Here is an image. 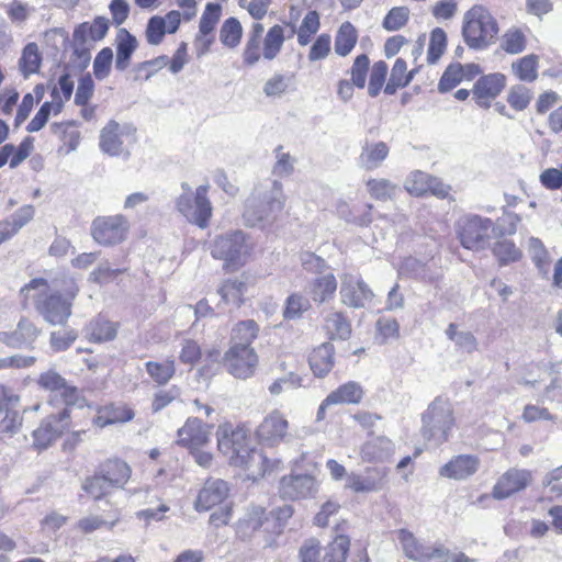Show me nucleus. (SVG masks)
<instances>
[{
	"mask_svg": "<svg viewBox=\"0 0 562 562\" xmlns=\"http://www.w3.org/2000/svg\"><path fill=\"white\" fill-rule=\"evenodd\" d=\"M217 449L227 457L232 467L244 470L257 479L270 473L277 462L251 446L250 428L247 423L222 422L215 432Z\"/></svg>",
	"mask_w": 562,
	"mask_h": 562,
	"instance_id": "obj_1",
	"label": "nucleus"
},
{
	"mask_svg": "<svg viewBox=\"0 0 562 562\" xmlns=\"http://www.w3.org/2000/svg\"><path fill=\"white\" fill-rule=\"evenodd\" d=\"M49 290L46 279L34 278L21 288L20 295L24 305L33 302L38 314L48 324L64 326L71 315L79 288L74 279H66L59 289Z\"/></svg>",
	"mask_w": 562,
	"mask_h": 562,
	"instance_id": "obj_2",
	"label": "nucleus"
},
{
	"mask_svg": "<svg viewBox=\"0 0 562 562\" xmlns=\"http://www.w3.org/2000/svg\"><path fill=\"white\" fill-rule=\"evenodd\" d=\"M285 27L281 24H273L267 32L261 20H255L250 25L241 50V65L245 68H252L261 60L271 61L276 59L285 43Z\"/></svg>",
	"mask_w": 562,
	"mask_h": 562,
	"instance_id": "obj_3",
	"label": "nucleus"
},
{
	"mask_svg": "<svg viewBox=\"0 0 562 562\" xmlns=\"http://www.w3.org/2000/svg\"><path fill=\"white\" fill-rule=\"evenodd\" d=\"M131 477V465L123 458L113 456L99 462L94 472L82 481L81 490L88 498L101 501L114 491L123 490Z\"/></svg>",
	"mask_w": 562,
	"mask_h": 562,
	"instance_id": "obj_4",
	"label": "nucleus"
},
{
	"mask_svg": "<svg viewBox=\"0 0 562 562\" xmlns=\"http://www.w3.org/2000/svg\"><path fill=\"white\" fill-rule=\"evenodd\" d=\"M231 488L221 479L209 477L198 491L193 507L198 513L215 509L209 518L211 527L218 529L227 526L233 518V502L229 501Z\"/></svg>",
	"mask_w": 562,
	"mask_h": 562,
	"instance_id": "obj_5",
	"label": "nucleus"
},
{
	"mask_svg": "<svg viewBox=\"0 0 562 562\" xmlns=\"http://www.w3.org/2000/svg\"><path fill=\"white\" fill-rule=\"evenodd\" d=\"M461 33L469 48L483 50L498 37L499 24L484 4H473L463 14Z\"/></svg>",
	"mask_w": 562,
	"mask_h": 562,
	"instance_id": "obj_6",
	"label": "nucleus"
},
{
	"mask_svg": "<svg viewBox=\"0 0 562 562\" xmlns=\"http://www.w3.org/2000/svg\"><path fill=\"white\" fill-rule=\"evenodd\" d=\"M254 251L250 237L240 229L217 235L211 246L210 252L214 259L223 261V270L233 273L246 266Z\"/></svg>",
	"mask_w": 562,
	"mask_h": 562,
	"instance_id": "obj_7",
	"label": "nucleus"
},
{
	"mask_svg": "<svg viewBox=\"0 0 562 562\" xmlns=\"http://www.w3.org/2000/svg\"><path fill=\"white\" fill-rule=\"evenodd\" d=\"M211 431L212 425L198 417H189L177 432V445L186 448L203 468H209L213 461V454L204 450L210 443Z\"/></svg>",
	"mask_w": 562,
	"mask_h": 562,
	"instance_id": "obj_8",
	"label": "nucleus"
},
{
	"mask_svg": "<svg viewBox=\"0 0 562 562\" xmlns=\"http://www.w3.org/2000/svg\"><path fill=\"white\" fill-rule=\"evenodd\" d=\"M368 54L357 55L347 70L349 79L357 83L358 89H363L368 80V94L372 98L378 97L385 83L389 72V66L384 60H378L370 65Z\"/></svg>",
	"mask_w": 562,
	"mask_h": 562,
	"instance_id": "obj_9",
	"label": "nucleus"
},
{
	"mask_svg": "<svg viewBox=\"0 0 562 562\" xmlns=\"http://www.w3.org/2000/svg\"><path fill=\"white\" fill-rule=\"evenodd\" d=\"M396 535L406 558L418 562H449L450 552L445 546L426 547L405 528L398 529ZM452 562H474V560L460 552L452 558Z\"/></svg>",
	"mask_w": 562,
	"mask_h": 562,
	"instance_id": "obj_10",
	"label": "nucleus"
},
{
	"mask_svg": "<svg viewBox=\"0 0 562 562\" xmlns=\"http://www.w3.org/2000/svg\"><path fill=\"white\" fill-rule=\"evenodd\" d=\"M184 192L176 201L177 210L191 223L200 228H206L210 225L213 207L207 198L209 186H200L192 194L187 183L182 184Z\"/></svg>",
	"mask_w": 562,
	"mask_h": 562,
	"instance_id": "obj_11",
	"label": "nucleus"
},
{
	"mask_svg": "<svg viewBox=\"0 0 562 562\" xmlns=\"http://www.w3.org/2000/svg\"><path fill=\"white\" fill-rule=\"evenodd\" d=\"M131 224L123 214L97 216L90 227L93 240L105 247L123 243L130 233Z\"/></svg>",
	"mask_w": 562,
	"mask_h": 562,
	"instance_id": "obj_12",
	"label": "nucleus"
},
{
	"mask_svg": "<svg viewBox=\"0 0 562 562\" xmlns=\"http://www.w3.org/2000/svg\"><path fill=\"white\" fill-rule=\"evenodd\" d=\"M70 425V409L68 407H64L56 414L48 415L33 430L32 447L38 452L46 450L69 430Z\"/></svg>",
	"mask_w": 562,
	"mask_h": 562,
	"instance_id": "obj_13",
	"label": "nucleus"
},
{
	"mask_svg": "<svg viewBox=\"0 0 562 562\" xmlns=\"http://www.w3.org/2000/svg\"><path fill=\"white\" fill-rule=\"evenodd\" d=\"M257 443L262 447L276 448L290 436V423L280 409L269 412L254 432Z\"/></svg>",
	"mask_w": 562,
	"mask_h": 562,
	"instance_id": "obj_14",
	"label": "nucleus"
},
{
	"mask_svg": "<svg viewBox=\"0 0 562 562\" xmlns=\"http://www.w3.org/2000/svg\"><path fill=\"white\" fill-rule=\"evenodd\" d=\"M227 372L236 379L254 376L259 367V356L254 347L229 346L223 357Z\"/></svg>",
	"mask_w": 562,
	"mask_h": 562,
	"instance_id": "obj_15",
	"label": "nucleus"
},
{
	"mask_svg": "<svg viewBox=\"0 0 562 562\" xmlns=\"http://www.w3.org/2000/svg\"><path fill=\"white\" fill-rule=\"evenodd\" d=\"M533 483V473L529 469L513 467L496 480L491 496L503 501L526 491Z\"/></svg>",
	"mask_w": 562,
	"mask_h": 562,
	"instance_id": "obj_16",
	"label": "nucleus"
},
{
	"mask_svg": "<svg viewBox=\"0 0 562 562\" xmlns=\"http://www.w3.org/2000/svg\"><path fill=\"white\" fill-rule=\"evenodd\" d=\"M454 426L456 418L452 411L428 409L423 416L422 435L428 441L442 445L449 440Z\"/></svg>",
	"mask_w": 562,
	"mask_h": 562,
	"instance_id": "obj_17",
	"label": "nucleus"
},
{
	"mask_svg": "<svg viewBox=\"0 0 562 562\" xmlns=\"http://www.w3.org/2000/svg\"><path fill=\"white\" fill-rule=\"evenodd\" d=\"M491 227L490 218H482L477 215L465 216L458 223V238L465 249L477 250L488 238Z\"/></svg>",
	"mask_w": 562,
	"mask_h": 562,
	"instance_id": "obj_18",
	"label": "nucleus"
},
{
	"mask_svg": "<svg viewBox=\"0 0 562 562\" xmlns=\"http://www.w3.org/2000/svg\"><path fill=\"white\" fill-rule=\"evenodd\" d=\"M341 303L348 307L361 308L373 300V292L359 274L344 273L340 284Z\"/></svg>",
	"mask_w": 562,
	"mask_h": 562,
	"instance_id": "obj_19",
	"label": "nucleus"
},
{
	"mask_svg": "<svg viewBox=\"0 0 562 562\" xmlns=\"http://www.w3.org/2000/svg\"><path fill=\"white\" fill-rule=\"evenodd\" d=\"M181 24V14L178 10H171L165 15H153L148 19L144 36L147 44L160 45L167 34H175Z\"/></svg>",
	"mask_w": 562,
	"mask_h": 562,
	"instance_id": "obj_20",
	"label": "nucleus"
},
{
	"mask_svg": "<svg viewBox=\"0 0 562 562\" xmlns=\"http://www.w3.org/2000/svg\"><path fill=\"white\" fill-rule=\"evenodd\" d=\"M134 407L123 401H113L99 405L92 424L98 428H105L112 425L126 424L135 418Z\"/></svg>",
	"mask_w": 562,
	"mask_h": 562,
	"instance_id": "obj_21",
	"label": "nucleus"
},
{
	"mask_svg": "<svg viewBox=\"0 0 562 562\" xmlns=\"http://www.w3.org/2000/svg\"><path fill=\"white\" fill-rule=\"evenodd\" d=\"M363 396L364 391L360 383L355 381L342 383L322 401L317 409L316 418L317 420H324L329 406L342 404L357 405L362 402Z\"/></svg>",
	"mask_w": 562,
	"mask_h": 562,
	"instance_id": "obj_22",
	"label": "nucleus"
},
{
	"mask_svg": "<svg viewBox=\"0 0 562 562\" xmlns=\"http://www.w3.org/2000/svg\"><path fill=\"white\" fill-rule=\"evenodd\" d=\"M507 78L502 72H492L481 76L473 86L472 93L475 103L483 109H488L492 102L505 89Z\"/></svg>",
	"mask_w": 562,
	"mask_h": 562,
	"instance_id": "obj_23",
	"label": "nucleus"
},
{
	"mask_svg": "<svg viewBox=\"0 0 562 562\" xmlns=\"http://www.w3.org/2000/svg\"><path fill=\"white\" fill-rule=\"evenodd\" d=\"M110 26L111 21L103 15L79 23L72 32L74 44L77 47L88 48L101 42L108 35Z\"/></svg>",
	"mask_w": 562,
	"mask_h": 562,
	"instance_id": "obj_24",
	"label": "nucleus"
},
{
	"mask_svg": "<svg viewBox=\"0 0 562 562\" xmlns=\"http://www.w3.org/2000/svg\"><path fill=\"white\" fill-rule=\"evenodd\" d=\"M347 528L348 521L345 519L335 525V535L327 542V544L323 547V562L348 561L351 548V539L347 533H345Z\"/></svg>",
	"mask_w": 562,
	"mask_h": 562,
	"instance_id": "obj_25",
	"label": "nucleus"
},
{
	"mask_svg": "<svg viewBox=\"0 0 562 562\" xmlns=\"http://www.w3.org/2000/svg\"><path fill=\"white\" fill-rule=\"evenodd\" d=\"M42 329L29 317H22L15 329L0 333V340L11 348L33 347Z\"/></svg>",
	"mask_w": 562,
	"mask_h": 562,
	"instance_id": "obj_26",
	"label": "nucleus"
},
{
	"mask_svg": "<svg viewBox=\"0 0 562 562\" xmlns=\"http://www.w3.org/2000/svg\"><path fill=\"white\" fill-rule=\"evenodd\" d=\"M37 384L46 391L58 393L65 403V407L69 409L79 400V390L69 385L56 371L48 370L41 373L37 378Z\"/></svg>",
	"mask_w": 562,
	"mask_h": 562,
	"instance_id": "obj_27",
	"label": "nucleus"
},
{
	"mask_svg": "<svg viewBox=\"0 0 562 562\" xmlns=\"http://www.w3.org/2000/svg\"><path fill=\"white\" fill-rule=\"evenodd\" d=\"M405 189L411 195L417 198L428 194L438 198H446L448 195V190L441 182L435 177L418 170L408 176Z\"/></svg>",
	"mask_w": 562,
	"mask_h": 562,
	"instance_id": "obj_28",
	"label": "nucleus"
},
{
	"mask_svg": "<svg viewBox=\"0 0 562 562\" xmlns=\"http://www.w3.org/2000/svg\"><path fill=\"white\" fill-rule=\"evenodd\" d=\"M479 468V457L474 454H458L439 469V475L449 480L462 481L474 475Z\"/></svg>",
	"mask_w": 562,
	"mask_h": 562,
	"instance_id": "obj_29",
	"label": "nucleus"
},
{
	"mask_svg": "<svg viewBox=\"0 0 562 562\" xmlns=\"http://www.w3.org/2000/svg\"><path fill=\"white\" fill-rule=\"evenodd\" d=\"M315 487V480L308 474L285 475L279 483V495L283 499L297 501L308 497Z\"/></svg>",
	"mask_w": 562,
	"mask_h": 562,
	"instance_id": "obj_30",
	"label": "nucleus"
},
{
	"mask_svg": "<svg viewBox=\"0 0 562 562\" xmlns=\"http://www.w3.org/2000/svg\"><path fill=\"white\" fill-rule=\"evenodd\" d=\"M267 521V509L262 506L251 505L247 508L245 515L239 518L235 525L236 535L245 540L251 538L256 532L265 533Z\"/></svg>",
	"mask_w": 562,
	"mask_h": 562,
	"instance_id": "obj_31",
	"label": "nucleus"
},
{
	"mask_svg": "<svg viewBox=\"0 0 562 562\" xmlns=\"http://www.w3.org/2000/svg\"><path fill=\"white\" fill-rule=\"evenodd\" d=\"M115 68L125 71L132 63V57L138 47V41L127 29L119 27L114 38Z\"/></svg>",
	"mask_w": 562,
	"mask_h": 562,
	"instance_id": "obj_32",
	"label": "nucleus"
},
{
	"mask_svg": "<svg viewBox=\"0 0 562 562\" xmlns=\"http://www.w3.org/2000/svg\"><path fill=\"white\" fill-rule=\"evenodd\" d=\"M308 364L316 378H325L335 366V347L330 342H323L312 349L308 355Z\"/></svg>",
	"mask_w": 562,
	"mask_h": 562,
	"instance_id": "obj_33",
	"label": "nucleus"
},
{
	"mask_svg": "<svg viewBox=\"0 0 562 562\" xmlns=\"http://www.w3.org/2000/svg\"><path fill=\"white\" fill-rule=\"evenodd\" d=\"M366 473V476L357 474L350 475L348 487L356 493L378 491L384 485L389 470L386 468L374 467L368 468Z\"/></svg>",
	"mask_w": 562,
	"mask_h": 562,
	"instance_id": "obj_34",
	"label": "nucleus"
},
{
	"mask_svg": "<svg viewBox=\"0 0 562 562\" xmlns=\"http://www.w3.org/2000/svg\"><path fill=\"white\" fill-rule=\"evenodd\" d=\"M417 69H407V63L403 58H397L390 71L389 80H385L383 91L385 94H395L400 89L407 87L413 80Z\"/></svg>",
	"mask_w": 562,
	"mask_h": 562,
	"instance_id": "obj_35",
	"label": "nucleus"
},
{
	"mask_svg": "<svg viewBox=\"0 0 562 562\" xmlns=\"http://www.w3.org/2000/svg\"><path fill=\"white\" fill-rule=\"evenodd\" d=\"M540 57L531 53L510 64L512 75L520 82L532 83L539 77Z\"/></svg>",
	"mask_w": 562,
	"mask_h": 562,
	"instance_id": "obj_36",
	"label": "nucleus"
},
{
	"mask_svg": "<svg viewBox=\"0 0 562 562\" xmlns=\"http://www.w3.org/2000/svg\"><path fill=\"white\" fill-rule=\"evenodd\" d=\"M528 27L510 26L499 37V48L508 55H519L528 47Z\"/></svg>",
	"mask_w": 562,
	"mask_h": 562,
	"instance_id": "obj_37",
	"label": "nucleus"
},
{
	"mask_svg": "<svg viewBox=\"0 0 562 562\" xmlns=\"http://www.w3.org/2000/svg\"><path fill=\"white\" fill-rule=\"evenodd\" d=\"M150 380L158 386L168 384L177 373V363L173 357L164 360H149L144 364Z\"/></svg>",
	"mask_w": 562,
	"mask_h": 562,
	"instance_id": "obj_38",
	"label": "nucleus"
},
{
	"mask_svg": "<svg viewBox=\"0 0 562 562\" xmlns=\"http://www.w3.org/2000/svg\"><path fill=\"white\" fill-rule=\"evenodd\" d=\"M33 216V206L23 205L9 218L0 221V244L14 236L23 226L32 221Z\"/></svg>",
	"mask_w": 562,
	"mask_h": 562,
	"instance_id": "obj_39",
	"label": "nucleus"
},
{
	"mask_svg": "<svg viewBox=\"0 0 562 562\" xmlns=\"http://www.w3.org/2000/svg\"><path fill=\"white\" fill-rule=\"evenodd\" d=\"M294 515V508L291 505H283L270 512H267V521L265 525V535L269 538H277L281 536L289 520Z\"/></svg>",
	"mask_w": 562,
	"mask_h": 562,
	"instance_id": "obj_40",
	"label": "nucleus"
},
{
	"mask_svg": "<svg viewBox=\"0 0 562 562\" xmlns=\"http://www.w3.org/2000/svg\"><path fill=\"white\" fill-rule=\"evenodd\" d=\"M358 38L357 27L349 21L342 22L335 34V54L339 57H347L357 46Z\"/></svg>",
	"mask_w": 562,
	"mask_h": 562,
	"instance_id": "obj_41",
	"label": "nucleus"
},
{
	"mask_svg": "<svg viewBox=\"0 0 562 562\" xmlns=\"http://www.w3.org/2000/svg\"><path fill=\"white\" fill-rule=\"evenodd\" d=\"M33 150V138L25 137L18 147L13 144H5L0 147V168L9 162L11 168L18 167Z\"/></svg>",
	"mask_w": 562,
	"mask_h": 562,
	"instance_id": "obj_42",
	"label": "nucleus"
},
{
	"mask_svg": "<svg viewBox=\"0 0 562 562\" xmlns=\"http://www.w3.org/2000/svg\"><path fill=\"white\" fill-rule=\"evenodd\" d=\"M390 148L384 142H366L359 156V162L366 170L378 168L389 156Z\"/></svg>",
	"mask_w": 562,
	"mask_h": 562,
	"instance_id": "obj_43",
	"label": "nucleus"
},
{
	"mask_svg": "<svg viewBox=\"0 0 562 562\" xmlns=\"http://www.w3.org/2000/svg\"><path fill=\"white\" fill-rule=\"evenodd\" d=\"M117 330L119 323L99 315L89 324V340L99 344L111 341L116 337Z\"/></svg>",
	"mask_w": 562,
	"mask_h": 562,
	"instance_id": "obj_44",
	"label": "nucleus"
},
{
	"mask_svg": "<svg viewBox=\"0 0 562 562\" xmlns=\"http://www.w3.org/2000/svg\"><path fill=\"white\" fill-rule=\"evenodd\" d=\"M337 291V280L333 273L321 276L311 283L310 294L315 303L331 300Z\"/></svg>",
	"mask_w": 562,
	"mask_h": 562,
	"instance_id": "obj_45",
	"label": "nucleus"
},
{
	"mask_svg": "<svg viewBox=\"0 0 562 562\" xmlns=\"http://www.w3.org/2000/svg\"><path fill=\"white\" fill-rule=\"evenodd\" d=\"M259 335V325L254 319L239 321L232 328L231 346L251 347Z\"/></svg>",
	"mask_w": 562,
	"mask_h": 562,
	"instance_id": "obj_46",
	"label": "nucleus"
},
{
	"mask_svg": "<svg viewBox=\"0 0 562 562\" xmlns=\"http://www.w3.org/2000/svg\"><path fill=\"white\" fill-rule=\"evenodd\" d=\"M324 327L329 339H348L351 335V324L342 312H333L325 318Z\"/></svg>",
	"mask_w": 562,
	"mask_h": 562,
	"instance_id": "obj_47",
	"label": "nucleus"
},
{
	"mask_svg": "<svg viewBox=\"0 0 562 562\" xmlns=\"http://www.w3.org/2000/svg\"><path fill=\"white\" fill-rule=\"evenodd\" d=\"M319 29V13L316 10L307 11L296 31L297 44L303 47L312 43Z\"/></svg>",
	"mask_w": 562,
	"mask_h": 562,
	"instance_id": "obj_48",
	"label": "nucleus"
},
{
	"mask_svg": "<svg viewBox=\"0 0 562 562\" xmlns=\"http://www.w3.org/2000/svg\"><path fill=\"white\" fill-rule=\"evenodd\" d=\"M42 65V55L38 45L34 42L26 44L19 60V68L24 78L37 74Z\"/></svg>",
	"mask_w": 562,
	"mask_h": 562,
	"instance_id": "obj_49",
	"label": "nucleus"
},
{
	"mask_svg": "<svg viewBox=\"0 0 562 562\" xmlns=\"http://www.w3.org/2000/svg\"><path fill=\"white\" fill-rule=\"evenodd\" d=\"M58 91L56 89H53L52 91V102H44L35 116L30 121V123L26 126V130L31 133L37 132L41 128L45 126L47 123L49 115L52 111H54L55 114L59 113L63 108V100L56 101Z\"/></svg>",
	"mask_w": 562,
	"mask_h": 562,
	"instance_id": "obj_50",
	"label": "nucleus"
},
{
	"mask_svg": "<svg viewBox=\"0 0 562 562\" xmlns=\"http://www.w3.org/2000/svg\"><path fill=\"white\" fill-rule=\"evenodd\" d=\"M448 37L447 33L441 27H435L429 33V42L427 47V63L435 65L439 61L447 50Z\"/></svg>",
	"mask_w": 562,
	"mask_h": 562,
	"instance_id": "obj_51",
	"label": "nucleus"
},
{
	"mask_svg": "<svg viewBox=\"0 0 562 562\" xmlns=\"http://www.w3.org/2000/svg\"><path fill=\"white\" fill-rule=\"evenodd\" d=\"M411 14L407 5L392 7L382 19V27L387 32H397L407 26Z\"/></svg>",
	"mask_w": 562,
	"mask_h": 562,
	"instance_id": "obj_52",
	"label": "nucleus"
},
{
	"mask_svg": "<svg viewBox=\"0 0 562 562\" xmlns=\"http://www.w3.org/2000/svg\"><path fill=\"white\" fill-rule=\"evenodd\" d=\"M122 145L120 125L116 122L108 123L101 132L100 147L110 155H119L122 151Z\"/></svg>",
	"mask_w": 562,
	"mask_h": 562,
	"instance_id": "obj_53",
	"label": "nucleus"
},
{
	"mask_svg": "<svg viewBox=\"0 0 562 562\" xmlns=\"http://www.w3.org/2000/svg\"><path fill=\"white\" fill-rule=\"evenodd\" d=\"M243 37V25L240 21L231 16L226 19L220 29V41L227 48H236Z\"/></svg>",
	"mask_w": 562,
	"mask_h": 562,
	"instance_id": "obj_54",
	"label": "nucleus"
},
{
	"mask_svg": "<svg viewBox=\"0 0 562 562\" xmlns=\"http://www.w3.org/2000/svg\"><path fill=\"white\" fill-rule=\"evenodd\" d=\"M246 283L239 280H225L218 289L222 301L226 304H233L237 307L245 302Z\"/></svg>",
	"mask_w": 562,
	"mask_h": 562,
	"instance_id": "obj_55",
	"label": "nucleus"
},
{
	"mask_svg": "<svg viewBox=\"0 0 562 562\" xmlns=\"http://www.w3.org/2000/svg\"><path fill=\"white\" fill-rule=\"evenodd\" d=\"M370 196L378 201H386L394 198L396 186L387 179L371 178L366 182Z\"/></svg>",
	"mask_w": 562,
	"mask_h": 562,
	"instance_id": "obj_56",
	"label": "nucleus"
},
{
	"mask_svg": "<svg viewBox=\"0 0 562 562\" xmlns=\"http://www.w3.org/2000/svg\"><path fill=\"white\" fill-rule=\"evenodd\" d=\"M391 440L384 436L364 442L360 449V458L363 462L372 463L381 459L383 451L391 446Z\"/></svg>",
	"mask_w": 562,
	"mask_h": 562,
	"instance_id": "obj_57",
	"label": "nucleus"
},
{
	"mask_svg": "<svg viewBox=\"0 0 562 562\" xmlns=\"http://www.w3.org/2000/svg\"><path fill=\"white\" fill-rule=\"evenodd\" d=\"M493 255L497 258L499 266H506L520 260L522 254L510 240H499L492 248Z\"/></svg>",
	"mask_w": 562,
	"mask_h": 562,
	"instance_id": "obj_58",
	"label": "nucleus"
},
{
	"mask_svg": "<svg viewBox=\"0 0 562 562\" xmlns=\"http://www.w3.org/2000/svg\"><path fill=\"white\" fill-rule=\"evenodd\" d=\"M532 99V92L529 88L522 85H515L510 87L507 92V103L516 112L526 110Z\"/></svg>",
	"mask_w": 562,
	"mask_h": 562,
	"instance_id": "obj_59",
	"label": "nucleus"
},
{
	"mask_svg": "<svg viewBox=\"0 0 562 562\" xmlns=\"http://www.w3.org/2000/svg\"><path fill=\"white\" fill-rule=\"evenodd\" d=\"M331 52V36L328 33H322L313 41L308 53L307 59L311 63L326 59Z\"/></svg>",
	"mask_w": 562,
	"mask_h": 562,
	"instance_id": "obj_60",
	"label": "nucleus"
},
{
	"mask_svg": "<svg viewBox=\"0 0 562 562\" xmlns=\"http://www.w3.org/2000/svg\"><path fill=\"white\" fill-rule=\"evenodd\" d=\"M222 15V7L220 3L210 2L205 5L199 23V31L202 35L212 33Z\"/></svg>",
	"mask_w": 562,
	"mask_h": 562,
	"instance_id": "obj_61",
	"label": "nucleus"
},
{
	"mask_svg": "<svg viewBox=\"0 0 562 562\" xmlns=\"http://www.w3.org/2000/svg\"><path fill=\"white\" fill-rule=\"evenodd\" d=\"M292 75L274 74L263 85V93L269 98L281 97L290 87Z\"/></svg>",
	"mask_w": 562,
	"mask_h": 562,
	"instance_id": "obj_62",
	"label": "nucleus"
},
{
	"mask_svg": "<svg viewBox=\"0 0 562 562\" xmlns=\"http://www.w3.org/2000/svg\"><path fill=\"white\" fill-rule=\"evenodd\" d=\"M113 50L111 47H103L94 57L92 69L93 75L98 80L105 79L112 69Z\"/></svg>",
	"mask_w": 562,
	"mask_h": 562,
	"instance_id": "obj_63",
	"label": "nucleus"
},
{
	"mask_svg": "<svg viewBox=\"0 0 562 562\" xmlns=\"http://www.w3.org/2000/svg\"><path fill=\"white\" fill-rule=\"evenodd\" d=\"M300 562H323V547L318 539H306L299 548Z\"/></svg>",
	"mask_w": 562,
	"mask_h": 562,
	"instance_id": "obj_64",
	"label": "nucleus"
}]
</instances>
